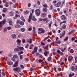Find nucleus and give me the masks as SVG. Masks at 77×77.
Wrapping results in <instances>:
<instances>
[{"label": "nucleus", "instance_id": "obj_41", "mask_svg": "<svg viewBox=\"0 0 77 77\" xmlns=\"http://www.w3.org/2000/svg\"><path fill=\"white\" fill-rule=\"evenodd\" d=\"M11 60H13V61H15V58L14 57H11Z\"/></svg>", "mask_w": 77, "mask_h": 77}, {"label": "nucleus", "instance_id": "obj_16", "mask_svg": "<svg viewBox=\"0 0 77 77\" xmlns=\"http://www.w3.org/2000/svg\"><path fill=\"white\" fill-rule=\"evenodd\" d=\"M72 59H73V57L71 56H69L68 58V60L69 61H70V60H72Z\"/></svg>", "mask_w": 77, "mask_h": 77}, {"label": "nucleus", "instance_id": "obj_6", "mask_svg": "<svg viewBox=\"0 0 77 77\" xmlns=\"http://www.w3.org/2000/svg\"><path fill=\"white\" fill-rule=\"evenodd\" d=\"M18 60L13 65V67L15 68V67L18 66Z\"/></svg>", "mask_w": 77, "mask_h": 77}, {"label": "nucleus", "instance_id": "obj_29", "mask_svg": "<svg viewBox=\"0 0 77 77\" xmlns=\"http://www.w3.org/2000/svg\"><path fill=\"white\" fill-rule=\"evenodd\" d=\"M43 20L44 21H46L47 22H48V18H45L44 19H43Z\"/></svg>", "mask_w": 77, "mask_h": 77}, {"label": "nucleus", "instance_id": "obj_52", "mask_svg": "<svg viewBox=\"0 0 77 77\" xmlns=\"http://www.w3.org/2000/svg\"><path fill=\"white\" fill-rule=\"evenodd\" d=\"M57 53H58V54H60V51L59 50H57Z\"/></svg>", "mask_w": 77, "mask_h": 77}, {"label": "nucleus", "instance_id": "obj_17", "mask_svg": "<svg viewBox=\"0 0 77 77\" xmlns=\"http://www.w3.org/2000/svg\"><path fill=\"white\" fill-rule=\"evenodd\" d=\"M43 11L45 12H47V8H43Z\"/></svg>", "mask_w": 77, "mask_h": 77}, {"label": "nucleus", "instance_id": "obj_42", "mask_svg": "<svg viewBox=\"0 0 77 77\" xmlns=\"http://www.w3.org/2000/svg\"><path fill=\"white\" fill-rule=\"evenodd\" d=\"M68 39V37H66L64 39V41H66Z\"/></svg>", "mask_w": 77, "mask_h": 77}, {"label": "nucleus", "instance_id": "obj_20", "mask_svg": "<svg viewBox=\"0 0 77 77\" xmlns=\"http://www.w3.org/2000/svg\"><path fill=\"white\" fill-rule=\"evenodd\" d=\"M17 47L19 48L20 50V51H21V50H24V48H23V47H19V46H18Z\"/></svg>", "mask_w": 77, "mask_h": 77}, {"label": "nucleus", "instance_id": "obj_53", "mask_svg": "<svg viewBox=\"0 0 77 77\" xmlns=\"http://www.w3.org/2000/svg\"><path fill=\"white\" fill-rule=\"evenodd\" d=\"M8 56H9V57H12V54H9L8 55Z\"/></svg>", "mask_w": 77, "mask_h": 77}, {"label": "nucleus", "instance_id": "obj_3", "mask_svg": "<svg viewBox=\"0 0 77 77\" xmlns=\"http://www.w3.org/2000/svg\"><path fill=\"white\" fill-rule=\"evenodd\" d=\"M60 5H61V2H58L56 4L54 5L57 8H59L60 6Z\"/></svg>", "mask_w": 77, "mask_h": 77}, {"label": "nucleus", "instance_id": "obj_59", "mask_svg": "<svg viewBox=\"0 0 77 77\" xmlns=\"http://www.w3.org/2000/svg\"><path fill=\"white\" fill-rule=\"evenodd\" d=\"M51 24H52V22H51V23L49 25L50 27H51Z\"/></svg>", "mask_w": 77, "mask_h": 77}, {"label": "nucleus", "instance_id": "obj_43", "mask_svg": "<svg viewBox=\"0 0 77 77\" xmlns=\"http://www.w3.org/2000/svg\"><path fill=\"white\" fill-rule=\"evenodd\" d=\"M70 52L71 53H74V51L72 49H71L70 51Z\"/></svg>", "mask_w": 77, "mask_h": 77}, {"label": "nucleus", "instance_id": "obj_14", "mask_svg": "<svg viewBox=\"0 0 77 77\" xmlns=\"http://www.w3.org/2000/svg\"><path fill=\"white\" fill-rule=\"evenodd\" d=\"M47 15V14L45 13H43L41 14V16L42 17V18H44L45 17V15Z\"/></svg>", "mask_w": 77, "mask_h": 77}, {"label": "nucleus", "instance_id": "obj_12", "mask_svg": "<svg viewBox=\"0 0 77 77\" xmlns=\"http://www.w3.org/2000/svg\"><path fill=\"white\" fill-rule=\"evenodd\" d=\"M27 42H29V44H32V38H30V39H27Z\"/></svg>", "mask_w": 77, "mask_h": 77}, {"label": "nucleus", "instance_id": "obj_5", "mask_svg": "<svg viewBox=\"0 0 77 77\" xmlns=\"http://www.w3.org/2000/svg\"><path fill=\"white\" fill-rule=\"evenodd\" d=\"M13 70L14 71H17L18 72H19L20 71V69L19 68H14Z\"/></svg>", "mask_w": 77, "mask_h": 77}, {"label": "nucleus", "instance_id": "obj_55", "mask_svg": "<svg viewBox=\"0 0 77 77\" xmlns=\"http://www.w3.org/2000/svg\"><path fill=\"white\" fill-rule=\"evenodd\" d=\"M36 52H35V51H33L32 52V54H35V53Z\"/></svg>", "mask_w": 77, "mask_h": 77}, {"label": "nucleus", "instance_id": "obj_57", "mask_svg": "<svg viewBox=\"0 0 77 77\" xmlns=\"http://www.w3.org/2000/svg\"><path fill=\"white\" fill-rule=\"evenodd\" d=\"M28 7H30L31 6V4L30 3H29L28 5Z\"/></svg>", "mask_w": 77, "mask_h": 77}, {"label": "nucleus", "instance_id": "obj_30", "mask_svg": "<svg viewBox=\"0 0 77 77\" xmlns=\"http://www.w3.org/2000/svg\"><path fill=\"white\" fill-rule=\"evenodd\" d=\"M66 28V25L64 24L62 26V29H65Z\"/></svg>", "mask_w": 77, "mask_h": 77}, {"label": "nucleus", "instance_id": "obj_9", "mask_svg": "<svg viewBox=\"0 0 77 77\" xmlns=\"http://www.w3.org/2000/svg\"><path fill=\"white\" fill-rule=\"evenodd\" d=\"M14 51L16 53H18V52L20 51V49H19V48L18 47L17 48H15L14 49Z\"/></svg>", "mask_w": 77, "mask_h": 77}, {"label": "nucleus", "instance_id": "obj_49", "mask_svg": "<svg viewBox=\"0 0 77 77\" xmlns=\"http://www.w3.org/2000/svg\"><path fill=\"white\" fill-rule=\"evenodd\" d=\"M22 41L23 43H25V42H26V39H23L22 40Z\"/></svg>", "mask_w": 77, "mask_h": 77}, {"label": "nucleus", "instance_id": "obj_26", "mask_svg": "<svg viewBox=\"0 0 77 77\" xmlns=\"http://www.w3.org/2000/svg\"><path fill=\"white\" fill-rule=\"evenodd\" d=\"M38 50V47H35L34 49V51L37 52V51Z\"/></svg>", "mask_w": 77, "mask_h": 77}, {"label": "nucleus", "instance_id": "obj_32", "mask_svg": "<svg viewBox=\"0 0 77 77\" xmlns=\"http://www.w3.org/2000/svg\"><path fill=\"white\" fill-rule=\"evenodd\" d=\"M23 53L24 52H23V51H21L20 52H18V55H20L21 54H23Z\"/></svg>", "mask_w": 77, "mask_h": 77}, {"label": "nucleus", "instance_id": "obj_10", "mask_svg": "<svg viewBox=\"0 0 77 77\" xmlns=\"http://www.w3.org/2000/svg\"><path fill=\"white\" fill-rule=\"evenodd\" d=\"M17 45L20 46V45H21V40L19 39H18L17 40Z\"/></svg>", "mask_w": 77, "mask_h": 77}, {"label": "nucleus", "instance_id": "obj_38", "mask_svg": "<svg viewBox=\"0 0 77 77\" xmlns=\"http://www.w3.org/2000/svg\"><path fill=\"white\" fill-rule=\"evenodd\" d=\"M46 49L47 50H48V45H47L46 46Z\"/></svg>", "mask_w": 77, "mask_h": 77}, {"label": "nucleus", "instance_id": "obj_34", "mask_svg": "<svg viewBox=\"0 0 77 77\" xmlns=\"http://www.w3.org/2000/svg\"><path fill=\"white\" fill-rule=\"evenodd\" d=\"M21 30L22 32H25V29L23 28H21Z\"/></svg>", "mask_w": 77, "mask_h": 77}, {"label": "nucleus", "instance_id": "obj_36", "mask_svg": "<svg viewBox=\"0 0 77 77\" xmlns=\"http://www.w3.org/2000/svg\"><path fill=\"white\" fill-rule=\"evenodd\" d=\"M74 75V73H72V74L70 73L69 74V77H72V75Z\"/></svg>", "mask_w": 77, "mask_h": 77}, {"label": "nucleus", "instance_id": "obj_19", "mask_svg": "<svg viewBox=\"0 0 77 77\" xmlns=\"http://www.w3.org/2000/svg\"><path fill=\"white\" fill-rule=\"evenodd\" d=\"M9 15L10 16H13L14 15V12L12 11H10L9 13Z\"/></svg>", "mask_w": 77, "mask_h": 77}, {"label": "nucleus", "instance_id": "obj_60", "mask_svg": "<svg viewBox=\"0 0 77 77\" xmlns=\"http://www.w3.org/2000/svg\"><path fill=\"white\" fill-rule=\"evenodd\" d=\"M19 27H21V26L20 25L18 27L17 26H15V28H19Z\"/></svg>", "mask_w": 77, "mask_h": 77}, {"label": "nucleus", "instance_id": "obj_44", "mask_svg": "<svg viewBox=\"0 0 77 77\" xmlns=\"http://www.w3.org/2000/svg\"><path fill=\"white\" fill-rule=\"evenodd\" d=\"M39 63H41V62H43V60H42L41 59H39L38 61Z\"/></svg>", "mask_w": 77, "mask_h": 77}, {"label": "nucleus", "instance_id": "obj_27", "mask_svg": "<svg viewBox=\"0 0 77 77\" xmlns=\"http://www.w3.org/2000/svg\"><path fill=\"white\" fill-rule=\"evenodd\" d=\"M13 57L14 58V59L15 58H16V59L18 58V55H17V54H14L13 55Z\"/></svg>", "mask_w": 77, "mask_h": 77}, {"label": "nucleus", "instance_id": "obj_11", "mask_svg": "<svg viewBox=\"0 0 77 77\" xmlns=\"http://www.w3.org/2000/svg\"><path fill=\"white\" fill-rule=\"evenodd\" d=\"M60 38H63V37L64 36H65V31H64L62 33V34H60Z\"/></svg>", "mask_w": 77, "mask_h": 77}, {"label": "nucleus", "instance_id": "obj_18", "mask_svg": "<svg viewBox=\"0 0 77 77\" xmlns=\"http://www.w3.org/2000/svg\"><path fill=\"white\" fill-rule=\"evenodd\" d=\"M24 15H27V14H28L29 13V11L28 10H26L24 12Z\"/></svg>", "mask_w": 77, "mask_h": 77}, {"label": "nucleus", "instance_id": "obj_21", "mask_svg": "<svg viewBox=\"0 0 77 77\" xmlns=\"http://www.w3.org/2000/svg\"><path fill=\"white\" fill-rule=\"evenodd\" d=\"M2 11L3 12H5V13H6V12H7V8H4L3 9Z\"/></svg>", "mask_w": 77, "mask_h": 77}, {"label": "nucleus", "instance_id": "obj_51", "mask_svg": "<svg viewBox=\"0 0 77 77\" xmlns=\"http://www.w3.org/2000/svg\"><path fill=\"white\" fill-rule=\"evenodd\" d=\"M32 30V27H30L28 29V30H29V31H31Z\"/></svg>", "mask_w": 77, "mask_h": 77}, {"label": "nucleus", "instance_id": "obj_46", "mask_svg": "<svg viewBox=\"0 0 77 77\" xmlns=\"http://www.w3.org/2000/svg\"><path fill=\"white\" fill-rule=\"evenodd\" d=\"M53 5H51L50 7V10H52V9H53Z\"/></svg>", "mask_w": 77, "mask_h": 77}, {"label": "nucleus", "instance_id": "obj_4", "mask_svg": "<svg viewBox=\"0 0 77 77\" xmlns=\"http://www.w3.org/2000/svg\"><path fill=\"white\" fill-rule=\"evenodd\" d=\"M32 13H30V14L29 15V18L28 19V22L30 23L31 21L32 20Z\"/></svg>", "mask_w": 77, "mask_h": 77}, {"label": "nucleus", "instance_id": "obj_50", "mask_svg": "<svg viewBox=\"0 0 77 77\" xmlns=\"http://www.w3.org/2000/svg\"><path fill=\"white\" fill-rule=\"evenodd\" d=\"M75 63H77V57H75Z\"/></svg>", "mask_w": 77, "mask_h": 77}, {"label": "nucleus", "instance_id": "obj_40", "mask_svg": "<svg viewBox=\"0 0 77 77\" xmlns=\"http://www.w3.org/2000/svg\"><path fill=\"white\" fill-rule=\"evenodd\" d=\"M43 6L44 7V8H47L48 7V6H47V4H44L43 5Z\"/></svg>", "mask_w": 77, "mask_h": 77}, {"label": "nucleus", "instance_id": "obj_39", "mask_svg": "<svg viewBox=\"0 0 77 77\" xmlns=\"http://www.w3.org/2000/svg\"><path fill=\"white\" fill-rule=\"evenodd\" d=\"M56 43L57 44H60V43H61V41L59 40L58 41H57Z\"/></svg>", "mask_w": 77, "mask_h": 77}, {"label": "nucleus", "instance_id": "obj_22", "mask_svg": "<svg viewBox=\"0 0 77 77\" xmlns=\"http://www.w3.org/2000/svg\"><path fill=\"white\" fill-rule=\"evenodd\" d=\"M49 53V52L48 51H45L44 53V54L45 56H47V54H48Z\"/></svg>", "mask_w": 77, "mask_h": 77}, {"label": "nucleus", "instance_id": "obj_61", "mask_svg": "<svg viewBox=\"0 0 77 77\" xmlns=\"http://www.w3.org/2000/svg\"><path fill=\"white\" fill-rule=\"evenodd\" d=\"M37 4L38 5H40V2L39 1H37Z\"/></svg>", "mask_w": 77, "mask_h": 77}, {"label": "nucleus", "instance_id": "obj_2", "mask_svg": "<svg viewBox=\"0 0 77 77\" xmlns=\"http://www.w3.org/2000/svg\"><path fill=\"white\" fill-rule=\"evenodd\" d=\"M6 23V19H4L2 21L0 22V27H2Z\"/></svg>", "mask_w": 77, "mask_h": 77}, {"label": "nucleus", "instance_id": "obj_28", "mask_svg": "<svg viewBox=\"0 0 77 77\" xmlns=\"http://www.w3.org/2000/svg\"><path fill=\"white\" fill-rule=\"evenodd\" d=\"M32 20L33 21H36V19L35 18V17L33 16L32 18Z\"/></svg>", "mask_w": 77, "mask_h": 77}, {"label": "nucleus", "instance_id": "obj_48", "mask_svg": "<svg viewBox=\"0 0 77 77\" xmlns=\"http://www.w3.org/2000/svg\"><path fill=\"white\" fill-rule=\"evenodd\" d=\"M7 29H8V30H11V29H12V28L11 26H9L7 28Z\"/></svg>", "mask_w": 77, "mask_h": 77}, {"label": "nucleus", "instance_id": "obj_62", "mask_svg": "<svg viewBox=\"0 0 77 77\" xmlns=\"http://www.w3.org/2000/svg\"><path fill=\"white\" fill-rule=\"evenodd\" d=\"M2 75H3L4 76H5V73L4 72H2Z\"/></svg>", "mask_w": 77, "mask_h": 77}, {"label": "nucleus", "instance_id": "obj_35", "mask_svg": "<svg viewBox=\"0 0 77 77\" xmlns=\"http://www.w3.org/2000/svg\"><path fill=\"white\" fill-rule=\"evenodd\" d=\"M35 27H34L33 28V33H34V34H35Z\"/></svg>", "mask_w": 77, "mask_h": 77}, {"label": "nucleus", "instance_id": "obj_8", "mask_svg": "<svg viewBox=\"0 0 77 77\" xmlns=\"http://www.w3.org/2000/svg\"><path fill=\"white\" fill-rule=\"evenodd\" d=\"M38 32H39L40 31L41 32V33H44V32H45V30H44V29H42V28H38Z\"/></svg>", "mask_w": 77, "mask_h": 77}, {"label": "nucleus", "instance_id": "obj_45", "mask_svg": "<svg viewBox=\"0 0 77 77\" xmlns=\"http://www.w3.org/2000/svg\"><path fill=\"white\" fill-rule=\"evenodd\" d=\"M29 45H28V44H27L25 47V48H28V47H29Z\"/></svg>", "mask_w": 77, "mask_h": 77}, {"label": "nucleus", "instance_id": "obj_54", "mask_svg": "<svg viewBox=\"0 0 77 77\" xmlns=\"http://www.w3.org/2000/svg\"><path fill=\"white\" fill-rule=\"evenodd\" d=\"M48 17L49 18H51V15L50 14L48 15Z\"/></svg>", "mask_w": 77, "mask_h": 77}, {"label": "nucleus", "instance_id": "obj_64", "mask_svg": "<svg viewBox=\"0 0 77 77\" xmlns=\"http://www.w3.org/2000/svg\"><path fill=\"white\" fill-rule=\"evenodd\" d=\"M57 12V10H56L55 9H54V12Z\"/></svg>", "mask_w": 77, "mask_h": 77}, {"label": "nucleus", "instance_id": "obj_63", "mask_svg": "<svg viewBox=\"0 0 77 77\" xmlns=\"http://www.w3.org/2000/svg\"><path fill=\"white\" fill-rule=\"evenodd\" d=\"M74 71H77V68H75Z\"/></svg>", "mask_w": 77, "mask_h": 77}, {"label": "nucleus", "instance_id": "obj_13", "mask_svg": "<svg viewBox=\"0 0 77 77\" xmlns=\"http://www.w3.org/2000/svg\"><path fill=\"white\" fill-rule=\"evenodd\" d=\"M61 19L62 20H65L66 19V17L64 15H63L61 17Z\"/></svg>", "mask_w": 77, "mask_h": 77}, {"label": "nucleus", "instance_id": "obj_1", "mask_svg": "<svg viewBox=\"0 0 77 77\" xmlns=\"http://www.w3.org/2000/svg\"><path fill=\"white\" fill-rule=\"evenodd\" d=\"M35 14L37 17H38L40 15L41 11H40V10H39V9H37L35 11Z\"/></svg>", "mask_w": 77, "mask_h": 77}, {"label": "nucleus", "instance_id": "obj_37", "mask_svg": "<svg viewBox=\"0 0 77 77\" xmlns=\"http://www.w3.org/2000/svg\"><path fill=\"white\" fill-rule=\"evenodd\" d=\"M51 57H49L48 58V61H50V60H51Z\"/></svg>", "mask_w": 77, "mask_h": 77}, {"label": "nucleus", "instance_id": "obj_25", "mask_svg": "<svg viewBox=\"0 0 77 77\" xmlns=\"http://www.w3.org/2000/svg\"><path fill=\"white\" fill-rule=\"evenodd\" d=\"M60 50L62 52H64V51L66 50V48H64L63 49L62 48H61Z\"/></svg>", "mask_w": 77, "mask_h": 77}, {"label": "nucleus", "instance_id": "obj_24", "mask_svg": "<svg viewBox=\"0 0 77 77\" xmlns=\"http://www.w3.org/2000/svg\"><path fill=\"white\" fill-rule=\"evenodd\" d=\"M8 21H9V23L10 25H12V20H8Z\"/></svg>", "mask_w": 77, "mask_h": 77}, {"label": "nucleus", "instance_id": "obj_47", "mask_svg": "<svg viewBox=\"0 0 77 77\" xmlns=\"http://www.w3.org/2000/svg\"><path fill=\"white\" fill-rule=\"evenodd\" d=\"M57 3V1L55 0L53 2V3H54V4H56Z\"/></svg>", "mask_w": 77, "mask_h": 77}, {"label": "nucleus", "instance_id": "obj_23", "mask_svg": "<svg viewBox=\"0 0 77 77\" xmlns=\"http://www.w3.org/2000/svg\"><path fill=\"white\" fill-rule=\"evenodd\" d=\"M74 33V30H72L70 32L68 33L69 35H71V34H72V33Z\"/></svg>", "mask_w": 77, "mask_h": 77}, {"label": "nucleus", "instance_id": "obj_56", "mask_svg": "<svg viewBox=\"0 0 77 77\" xmlns=\"http://www.w3.org/2000/svg\"><path fill=\"white\" fill-rule=\"evenodd\" d=\"M64 3H65V2H62V4H61V6H63Z\"/></svg>", "mask_w": 77, "mask_h": 77}, {"label": "nucleus", "instance_id": "obj_58", "mask_svg": "<svg viewBox=\"0 0 77 77\" xmlns=\"http://www.w3.org/2000/svg\"><path fill=\"white\" fill-rule=\"evenodd\" d=\"M20 60H22V59H23V55H20Z\"/></svg>", "mask_w": 77, "mask_h": 77}, {"label": "nucleus", "instance_id": "obj_15", "mask_svg": "<svg viewBox=\"0 0 77 77\" xmlns=\"http://www.w3.org/2000/svg\"><path fill=\"white\" fill-rule=\"evenodd\" d=\"M7 64L8 65H13V62L11 61H8L7 62Z\"/></svg>", "mask_w": 77, "mask_h": 77}, {"label": "nucleus", "instance_id": "obj_7", "mask_svg": "<svg viewBox=\"0 0 77 77\" xmlns=\"http://www.w3.org/2000/svg\"><path fill=\"white\" fill-rule=\"evenodd\" d=\"M17 37V35L14 34H13L11 35V38L12 39H15Z\"/></svg>", "mask_w": 77, "mask_h": 77}, {"label": "nucleus", "instance_id": "obj_33", "mask_svg": "<svg viewBox=\"0 0 77 77\" xmlns=\"http://www.w3.org/2000/svg\"><path fill=\"white\" fill-rule=\"evenodd\" d=\"M20 24L21 26H23L24 25V22L23 21H21L20 22Z\"/></svg>", "mask_w": 77, "mask_h": 77}, {"label": "nucleus", "instance_id": "obj_31", "mask_svg": "<svg viewBox=\"0 0 77 77\" xmlns=\"http://www.w3.org/2000/svg\"><path fill=\"white\" fill-rule=\"evenodd\" d=\"M5 7H8L9 6V3L7 2L5 4Z\"/></svg>", "mask_w": 77, "mask_h": 77}]
</instances>
